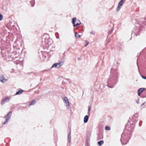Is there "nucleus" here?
Segmentation results:
<instances>
[{
  "label": "nucleus",
  "mask_w": 146,
  "mask_h": 146,
  "mask_svg": "<svg viewBox=\"0 0 146 146\" xmlns=\"http://www.w3.org/2000/svg\"><path fill=\"white\" fill-rule=\"evenodd\" d=\"M110 72L107 82V86L109 88H113L118 82V72L116 69L113 67L111 68Z\"/></svg>",
  "instance_id": "obj_1"
},
{
  "label": "nucleus",
  "mask_w": 146,
  "mask_h": 146,
  "mask_svg": "<svg viewBox=\"0 0 146 146\" xmlns=\"http://www.w3.org/2000/svg\"><path fill=\"white\" fill-rule=\"evenodd\" d=\"M129 139L128 135L126 134L125 135L124 133H123L121 135L120 141L122 145L126 144L128 142Z\"/></svg>",
  "instance_id": "obj_2"
},
{
  "label": "nucleus",
  "mask_w": 146,
  "mask_h": 146,
  "mask_svg": "<svg viewBox=\"0 0 146 146\" xmlns=\"http://www.w3.org/2000/svg\"><path fill=\"white\" fill-rule=\"evenodd\" d=\"M138 113H137L135 114L133 116L131 119V121L133 123H131L130 124V127L131 129H133L134 128L135 126V124L137 122L136 119V118L138 117Z\"/></svg>",
  "instance_id": "obj_3"
},
{
  "label": "nucleus",
  "mask_w": 146,
  "mask_h": 146,
  "mask_svg": "<svg viewBox=\"0 0 146 146\" xmlns=\"http://www.w3.org/2000/svg\"><path fill=\"white\" fill-rule=\"evenodd\" d=\"M46 38H45L44 42L48 44V45H50L52 43V40L49 38L48 35H47L46 36Z\"/></svg>",
  "instance_id": "obj_4"
},
{
  "label": "nucleus",
  "mask_w": 146,
  "mask_h": 146,
  "mask_svg": "<svg viewBox=\"0 0 146 146\" xmlns=\"http://www.w3.org/2000/svg\"><path fill=\"white\" fill-rule=\"evenodd\" d=\"M11 99V97H7L3 98L1 100V104L2 105H3L5 102L9 101Z\"/></svg>",
  "instance_id": "obj_5"
},
{
  "label": "nucleus",
  "mask_w": 146,
  "mask_h": 146,
  "mask_svg": "<svg viewBox=\"0 0 146 146\" xmlns=\"http://www.w3.org/2000/svg\"><path fill=\"white\" fill-rule=\"evenodd\" d=\"M12 113L11 112H10L7 114L5 117L6 119V121L3 123L4 124H5L9 120V118L11 115Z\"/></svg>",
  "instance_id": "obj_6"
},
{
  "label": "nucleus",
  "mask_w": 146,
  "mask_h": 146,
  "mask_svg": "<svg viewBox=\"0 0 146 146\" xmlns=\"http://www.w3.org/2000/svg\"><path fill=\"white\" fill-rule=\"evenodd\" d=\"M77 20L76 18V17H74L72 19V23L73 25V26L74 27H77L78 25H80V23H76L75 24V22H76Z\"/></svg>",
  "instance_id": "obj_7"
},
{
  "label": "nucleus",
  "mask_w": 146,
  "mask_h": 146,
  "mask_svg": "<svg viewBox=\"0 0 146 146\" xmlns=\"http://www.w3.org/2000/svg\"><path fill=\"white\" fill-rule=\"evenodd\" d=\"M62 63L61 62H60L58 63H56L54 64L51 67V68L55 67L56 68H58L60 67L62 65Z\"/></svg>",
  "instance_id": "obj_8"
},
{
  "label": "nucleus",
  "mask_w": 146,
  "mask_h": 146,
  "mask_svg": "<svg viewBox=\"0 0 146 146\" xmlns=\"http://www.w3.org/2000/svg\"><path fill=\"white\" fill-rule=\"evenodd\" d=\"M63 101L64 103L66 104V106L68 107V108H69V101L68 99L66 97H65L63 98Z\"/></svg>",
  "instance_id": "obj_9"
},
{
  "label": "nucleus",
  "mask_w": 146,
  "mask_h": 146,
  "mask_svg": "<svg viewBox=\"0 0 146 146\" xmlns=\"http://www.w3.org/2000/svg\"><path fill=\"white\" fill-rule=\"evenodd\" d=\"M71 132L69 133L68 135V143H67V146H70V144L71 142Z\"/></svg>",
  "instance_id": "obj_10"
},
{
  "label": "nucleus",
  "mask_w": 146,
  "mask_h": 146,
  "mask_svg": "<svg viewBox=\"0 0 146 146\" xmlns=\"http://www.w3.org/2000/svg\"><path fill=\"white\" fill-rule=\"evenodd\" d=\"M139 22L141 24H143L146 25V19L145 18H141L139 20Z\"/></svg>",
  "instance_id": "obj_11"
},
{
  "label": "nucleus",
  "mask_w": 146,
  "mask_h": 146,
  "mask_svg": "<svg viewBox=\"0 0 146 146\" xmlns=\"http://www.w3.org/2000/svg\"><path fill=\"white\" fill-rule=\"evenodd\" d=\"M0 81L3 83L6 81V79L3 76H2L0 77Z\"/></svg>",
  "instance_id": "obj_12"
},
{
  "label": "nucleus",
  "mask_w": 146,
  "mask_h": 146,
  "mask_svg": "<svg viewBox=\"0 0 146 146\" xmlns=\"http://www.w3.org/2000/svg\"><path fill=\"white\" fill-rule=\"evenodd\" d=\"M89 115H86L84 117V123H87L88 119L89 116Z\"/></svg>",
  "instance_id": "obj_13"
},
{
  "label": "nucleus",
  "mask_w": 146,
  "mask_h": 146,
  "mask_svg": "<svg viewBox=\"0 0 146 146\" xmlns=\"http://www.w3.org/2000/svg\"><path fill=\"white\" fill-rule=\"evenodd\" d=\"M125 0H121L119 3L118 5L121 7L124 3Z\"/></svg>",
  "instance_id": "obj_14"
},
{
  "label": "nucleus",
  "mask_w": 146,
  "mask_h": 146,
  "mask_svg": "<svg viewBox=\"0 0 146 146\" xmlns=\"http://www.w3.org/2000/svg\"><path fill=\"white\" fill-rule=\"evenodd\" d=\"M23 92V90L21 89H20L19 91L16 93L15 95H18L21 94Z\"/></svg>",
  "instance_id": "obj_15"
},
{
  "label": "nucleus",
  "mask_w": 146,
  "mask_h": 146,
  "mask_svg": "<svg viewBox=\"0 0 146 146\" xmlns=\"http://www.w3.org/2000/svg\"><path fill=\"white\" fill-rule=\"evenodd\" d=\"M36 102L34 100H33L29 104V106H31V105H33Z\"/></svg>",
  "instance_id": "obj_16"
},
{
  "label": "nucleus",
  "mask_w": 146,
  "mask_h": 146,
  "mask_svg": "<svg viewBox=\"0 0 146 146\" xmlns=\"http://www.w3.org/2000/svg\"><path fill=\"white\" fill-rule=\"evenodd\" d=\"M99 146H101L104 143V141L103 140H101L98 141V143Z\"/></svg>",
  "instance_id": "obj_17"
},
{
  "label": "nucleus",
  "mask_w": 146,
  "mask_h": 146,
  "mask_svg": "<svg viewBox=\"0 0 146 146\" xmlns=\"http://www.w3.org/2000/svg\"><path fill=\"white\" fill-rule=\"evenodd\" d=\"M30 3L31 5V6L33 7L35 4V0H32L31 1H30Z\"/></svg>",
  "instance_id": "obj_18"
},
{
  "label": "nucleus",
  "mask_w": 146,
  "mask_h": 146,
  "mask_svg": "<svg viewBox=\"0 0 146 146\" xmlns=\"http://www.w3.org/2000/svg\"><path fill=\"white\" fill-rule=\"evenodd\" d=\"M140 31V30L139 28L138 29V30L137 31L135 32V33L136 34V36H137V35H139V31Z\"/></svg>",
  "instance_id": "obj_19"
},
{
  "label": "nucleus",
  "mask_w": 146,
  "mask_h": 146,
  "mask_svg": "<svg viewBox=\"0 0 146 146\" xmlns=\"http://www.w3.org/2000/svg\"><path fill=\"white\" fill-rule=\"evenodd\" d=\"M145 88H140L138 90V92L141 93L143 91L145 90Z\"/></svg>",
  "instance_id": "obj_20"
},
{
  "label": "nucleus",
  "mask_w": 146,
  "mask_h": 146,
  "mask_svg": "<svg viewBox=\"0 0 146 146\" xmlns=\"http://www.w3.org/2000/svg\"><path fill=\"white\" fill-rule=\"evenodd\" d=\"M75 37L77 38H79L80 36V35L76 32L75 33Z\"/></svg>",
  "instance_id": "obj_21"
},
{
  "label": "nucleus",
  "mask_w": 146,
  "mask_h": 146,
  "mask_svg": "<svg viewBox=\"0 0 146 146\" xmlns=\"http://www.w3.org/2000/svg\"><path fill=\"white\" fill-rule=\"evenodd\" d=\"M105 129L106 130H110V128L108 126H106L105 127Z\"/></svg>",
  "instance_id": "obj_22"
},
{
  "label": "nucleus",
  "mask_w": 146,
  "mask_h": 146,
  "mask_svg": "<svg viewBox=\"0 0 146 146\" xmlns=\"http://www.w3.org/2000/svg\"><path fill=\"white\" fill-rule=\"evenodd\" d=\"M91 109V107L90 106L89 107H88V113L89 114V115H90V110Z\"/></svg>",
  "instance_id": "obj_23"
},
{
  "label": "nucleus",
  "mask_w": 146,
  "mask_h": 146,
  "mask_svg": "<svg viewBox=\"0 0 146 146\" xmlns=\"http://www.w3.org/2000/svg\"><path fill=\"white\" fill-rule=\"evenodd\" d=\"M113 29L112 28L109 31L108 34H111L113 32Z\"/></svg>",
  "instance_id": "obj_24"
},
{
  "label": "nucleus",
  "mask_w": 146,
  "mask_h": 146,
  "mask_svg": "<svg viewBox=\"0 0 146 146\" xmlns=\"http://www.w3.org/2000/svg\"><path fill=\"white\" fill-rule=\"evenodd\" d=\"M121 7L118 5V6L117 8V11H118L120 10Z\"/></svg>",
  "instance_id": "obj_25"
},
{
  "label": "nucleus",
  "mask_w": 146,
  "mask_h": 146,
  "mask_svg": "<svg viewBox=\"0 0 146 146\" xmlns=\"http://www.w3.org/2000/svg\"><path fill=\"white\" fill-rule=\"evenodd\" d=\"M85 44H86V45H85V47H86L89 44V42L88 41H86V40L85 41Z\"/></svg>",
  "instance_id": "obj_26"
},
{
  "label": "nucleus",
  "mask_w": 146,
  "mask_h": 146,
  "mask_svg": "<svg viewBox=\"0 0 146 146\" xmlns=\"http://www.w3.org/2000/svg\"><path fill=\"white\" fill-rule=\"evenodd\" d=\"M3 18V16L2 14L0 13V21L2 20Z\"/></svg>",
  "instance_id": "obj_27"
},
{
  "label": "nucleus",
  "mask_w": 146,
  "mask_h": 146,
  "mask_svg": "<svg viewBox=\"0 0 146 146\" xmlns=\"http://www.w3.org/2000/svg\"><path fill=\"white\" fill-rule=\"evenodd\" d=\"M142 121H139V126H141L142 125Z\"/></svg>",
  "instance_id": "obj_28"
},
{
  "label": "nucleus",
  "mask_w": 146,
  "mask_h": 146,
  "mask_svg": "<svg viewBox=\"0 0 146 146\" xmlns=\"http://www.w3.org/2000/svg\"><path fill=\"white\" fill-rule=\"evenodd\" d=\"M85 146H90L89 143L88 142H86Z\"/></svg>",
  "instance_id": "obj_29"
},
{
  "label": "nucleus",
  "mask_w": 146,
  "mask_h": 146,
  "mask_svg": "<svg viewBox=\"0 0 146 146\" xmlns=\"http://www.w3.org/2000/svg\"><path fill=\"white\" fill-rule=\"evenodd\" d=\"M76 23H80V25L81 24V22L79 20H77V21L76 22Z\"/></svg>",
  "instance_id": "obj_30"
},
{
  "label": "nucleus",
  "mask_w": 146,
  "mask_h": 146,
  "mask_svg": "<svg viewBox=\"0 0 146 146\" xmlns=\"http://www.w3.org/2000/svg\"><path fill=\"white\" fill-rule=\"evenodd\" d=\"M90 34H91V35L92 34L94 35L95 33H94V32L92 31V32H90Z\"/></svg>",
  "instance_id": "obj_31"
},
{
  "label": "nucleus",
  "mask_w": 146,
  "mask_h": 146,
  "mask_svg": "<svg viewBox=\"0 0 146 146\" xmlns=\"http://www.w3.org/2000/svg\"><path fill=\"white\" fill-rule=\"evenodd\" d=\"M142 77L143 78L146 79V77L143 76H142Z\"/></svg>",
  "instance_id": "obj_32"
},
{
  "label": "nucleus",
  "mask_w": 146,
  "mask_h": 146,
  "mask_svg": "<svg viewBox=\"0 0 146 146\" xmlns=\"http://www.w3.org/2000/svg\"><path fill=\"white\" fill-rule=\"evenodd\" d=\"M136 102L137 104H139V100H138Z\"/></svg>",
  "instance_id": "obj_33"
},
{
  "label": "nucleus",
  "mask_w": 146,
  "mask_h": 146,
  "mask_svg": "<svg viewBox=\"0 0 146 146\" xmlns=\"http://www.w3.org/2000/svg\"><path fill=\"white\" fill-rule=\"evenodd\" d=\"M145 102H144L143 103V104H142L141 105V106H143V105L144 104H145Z\"/></svg>",
  "instance_id": "obj_34"
},
{
  "label": "nucleus",
  "mask_w": 146,
  "mask_h": 146,
  "mask_svg": "<svg viewBox=\"0 0 146 146\" xmlns=\"http://www.w3.org/2000/svg\"><path fill=\"white\" fill-rule=\"evenodd\" d=\"M141 93L140 92H138V96H139L140 95V94Z\"/></svg>",
  "instance_id": "obj_35"
},
{
  "label": "nucleus",
  "mask_w": 146,
  "mask_h": 146,
  "mask_svg": "<svg viewBox=\"0 0 146 146\" xmlns=\"http://www.w3.org/2000/svg\"><path fill=\"white\" fill-rule=\"evenodd\" d=\"M67 80L68 81H69V80H70V79H67Z\"/></svg>",
  "instance_id": "obj_36"
},
{
  "label": "nucleus",
  "mask_w": 146,
  "mask_h": 146,
  "mask_svg": "<svg viewBox=\"0 0 146 146\" xmlns=\"http://www.w3.org/2000/svg\"><path fill=\"white\" fill-rule=\"evenodd\" d=\"M46 70H45L44 71H46Z\"/></svg>",
  "instance_id": "obj_37"
}]
</instances>
